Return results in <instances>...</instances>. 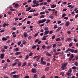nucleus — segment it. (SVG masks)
Here are the masks:
<instances>
[{
  "label": "nucleus",
  "instance_id": "1",
  "mask_svg": "<svg viewBox=\"0 0 78 78\" xmlns=\"http://www.w3.org/2000/svg\"><path fill=\"white\" fill-rule=\"evenodd\" d=\"M67 63H64L62 66V70H64V69H66V66L67 65Z\"/></svg>",
  "mask_w": 78,
  "mask_h": 78
},
{
  "label": "nucleus",
  "instance_id": "2",
  "mask_svg": "<svg viewBox=\"0 0 78 78\" xmlns=\"http://www.w3.org/2000/svg\"><path fill=\"white\" fill-rule=\"evenodd\" d=\"M46 19H44L39 20L38 21V24H40V23H44V22H45L46 21Z\"/></svg>",
  "mask_w": 78,
  "mask_h": 78
},
{
  "label": "nucleus",
  "instance_id": "3",
  "mask_svg": "<svg viewBox=\"0 0 78 78\" xmlns=\"http://www.w3.org/2000/svg\"><path fill=\"white\" fill-rule=\"evenodd\" d=\"M68 51H70L71 53H74V49H69H69H67Z\"/></svg>",
  "mask_w": 78,
  "mask_h": 78
},
{
  "label": "nucleus",
  "instance_id": "4",
  "mask_svg": "<svg viewBox=\"0 0 78 78\" xmlns=\"http://www.w3.org/2000/svg\"><path fill=\"white\" fill-rule=\"evenodd\" d=\"M23 35L25 38H26V37L28 36V34H27V33L26 32H24Z\"/></svg>",
  "mask_w": 78,
  "mask_h": 78
},
{
  "label": "nucleus",
  "instance_id": "5",
  "mask_svg": "<svg viewBox=\"0 0 78 78\" xmlns=\"http://www.w3.org/2000/svg\"><path fill=\"white\" fill-rule=\"evenodd\" d=\"M32 72L33 73H36L37 72V71H36V69H32Z\"/></svg>",
  "mask_w": 78,
  "mask_h": 78
},
{
  "label": "nucleus",
  "instance_id": "6",
  "mask_svg": "<svg viewBox=\"0 0 78 78\" xmlns=\"http://www.w3.org/2000/svg\"><path fill=\"white\" fill-rule=\"evenodd\" d=\"M48 33H49V30L45 31L44 32V35H47V34H48Z\"/></svg>",
  "mask_w": 78,
  "mask_h": 78
},
{
  "label": "nucleus",
  "instance_id": "7",
  "mask_svg": "<svg viewBox=\"0 0 78 78\" xmlns=\"http://www.w3.org/2000/svg\"><path fill=\"white\" fill-rule=\"evenodd\" d=\"M69 24H70V22L69 21H67L65 23L66 26V27H68L69 25Z\"/></svg>",
  "mask_w": 78,
  "mask_h": 78
},
{
  "label": "nucleus",
  "instance_id": "8",
  "mask_svg": "<svg viewBox=\"0 0 78 78\" xmlns=\"http://www.w3.org/2000/svg\"><path fill=\"white\" fill-rule=\"evenodd\" d=\"M66 75H67L68 77H70L72 76V74L69 73H67Z\"/></svg>",
  "mask_w": 78,
  "mask_h": 78
},
{
  "label": "nucleus",
  "instance_id": "9",
  "mask_svg": "<svg viewBox=\"0 0 78 78\" xmlns=\"http://www.w3.org/2000/svg\"><path fill=\"white\" fill-rule=\"evenodd\" d=\"M19 75H14L13 76V78H18L19 76Z\"/></svg>",
  "mask_w": 78,
  "mask_h": 78
},
{
  "label": "nucleus",
  "instance_id": "10",
  "mask_svg": "<svg viewBox=\"0 0 78 78\" xmlns=\"http://www.w3.org/2000/svg\"><path fill=\"white\" fill-rule=\"evenodd\" d=\"M66 41H71L72 40V38H66Z\"/></svg>",
  "mask_w": 78,
  "mask_h": 78
},
{
  "label": "nucleus",
  "instance_id": "11",
  "mask_svg": "<svg viewBox=\"0 0 78 78\" xmlns=\"http://www.w3.org/2000/svg\"><path fill=\"white\" fill-rule=\"evenodd\" d=\"M56 7V5H55L54 4L51 5V8H55V7Z\"/></svg>",
  "mask_w": 78,
  "mask_h": 78
},
{
  "label": "nucleus",
  "instance_id": "12",
  "mask_svg": "<svg viewBox=\"0 0 78 78\" xmlns=\"http://www.w3.org/2000/svg\"><path fill=\"white\" fill-rule=\"evenodd\" d=\"M37 56V58L36 59V61H38L39 60V59L41 58V56L40 55H38Z\"/></svg>",
  "mask_w": 78,
  "mask_h": 78
},
{
  "label": "nucleus",
  "instance_id": "13",
  "mask_svg": "<svg viewBox=\"0 0 78 78\" xmlns=\"http://www.w3.org/2000/svg\"><path fill=\"white\" fill-rule=\"evenodd\" d=\"M19 6V5L17 3L15 5V8H18Z\"/></svg>",
  "mask_w": 78,
  "mask_h": 78
},
{
  "label": "nucleus",
  "instance_id": "14",
  "mask_svg": "<svg viewBox=\"0 0 78 78\" xmlns=\"http://www.w3.org/2000/svg\"><path fill=\"white\" fill-rule=\"evenodd\" d=\"M31 9V7H29L28 8H27L26 9V11H30Z\"/></svg>",
  "mask_w": 78,
  "mask_h": 78
},
{
  "label": "nucleus",
  "instance_id": "15",
  "mask_svg": "<svg viewBox=\"0 0 78 78\" xmlns=\"http://www.w3.org/2000/svg\"><path fill=\"white\" fill-rule=\"evenodd\" d=\"M5 54H1V59H3L4 58V55Z\"/></svg>",
  "mask_w": 78,
  "mask_h": 78
},
{
  "label": "nucleus",
  "instance_id": "16",
  "mask_svg": "<svg viewBox=\"0 0 78 78\" xmlns=\"http://www.w3.org/2000/svg\"><path fill=\"white\" fill-rule=\"evenodd\" d=\"M27 65V62H24L22 65V67H25Z\"/></svg>",
  "mask_w": 78,
  "mask_h": 78
},
{
  "label": "nucleus",
  "instance_id": "17",
  "mask_svg": "<svg viewBox=\"0 0 78 78\" xmlns=\"http://www.w3.org/2000/svg\"><path fill=\"white\" fill-rule=\"evenodd\" d=\"M51 47H52V46L51 45L46 47V48H47V49H49L50 48H51Z\"/></svg>",
  "mask_w": 78,
  "mask_h": 78
},
{
  "label": "nucleus",
  "instance_id": "18",
  "mask_svg": "<svg viewBox=\"0 0 78 78\" xmlns=\"http://www.w3.org/2000/svg\"><path fill=\"white\" fill-rule=\"evenodd\" d=\"M21 53V52H16L15 54L16 55H20Z\"/></svg>",
  "mask_w": 78,
  "mask_h": 78
},
{
  "label": "nucleus",
  "instance_id": "19",
  "mask_svg": "<svg viewBox=\"0 0 78 78\" xmlns=\"http://www.w3.org/2000/svg\"><path fill=\"white\" fill-rule=\"evenodd\" d=\"M73 45V43H70V44H69V47H71Z\"/></svg>",
  "mask_w": 78,
  "mask_h": 78
},
{
  "label": "nucleus",
  "instance_id": "20",
  "mask_svg": "<svg viewBox=\"0 0 78 78\" xmlns=\"http://www.w3.org/2000/svg\"><path fill=\"white\" fill-rule=\"evenodd\" d=\"M72 69H71V68H70L68 71V73H72Z\"/></svg>",
  "mask_w": 78,
  "mask_h": 78
},
{
  "label": "nucleus",
  "instance_id": "21",
  "mask_svg": "<svg viewBox=\"0 0 78 78\" xmlns=\"http://www.w3.org/2000/svg\"><path fill=\"white\" fill-rule=\"evenodd\" d=\"M17 72V71H14L13 72H12L11 73V74L12 75H14V74H15Z\"/></svg>",
  "mask_w": 78,
  "mask_h": 78
},
{
  "label": "nucleus",
  "instance_id": "22",
  "mask_svg": "<svg viewBox=\"0 0 78 78\" xmlns=\"http://www.w3.org/2000/svg\"><path fill=\"white\" fill-rule=\"evenodd\" d=\"M7 40V38H6L5 37H3L2 38V41H6Z\"/></svg>",
  "mask_w": 78,
  "mask_h": 78
},
{
  "label": "nucleus",
  "instance_id": "23",
  "mask_svg": "<svg viewBox=\"0 0 78 78\" xmlns=\"http://www.w3.org/2000/svg\"><path fill=\"white\" fill-rule=\"evenodd\" d=\"M34 11H36V10L34 9V10H33V9H32L30 11H29V12H34Z\"/></svg>",
  "mask_w": 78,
  "mask_h": 78
},
{
  "label": "nucleus",
  "instance_id": "24",
  "mask_svg": "<svg viewBox=\"0 0 78 78\" xmlns=\"http://www.w3.org/2000/svg\"><path fill=\"white\" fill-rule=\"evenodd\" d=\"M60 75H62V76H64L65 74L64 73H63L61 72L60 73Z\"/></svg>",
  "mask_w": 78,
  "mask_h": 78
},
{
  "label": "nucleus",
  "instance_id": "25",
  "mask_svg": "<svg viewBox=\"0 0 78 78\" xmlns=\"http://www.w3.org/2000/svg\"><path fill=\"white\" fill-rule=\"evenodd\" d=\"M51 21V20H47V21H46V23L47 24H48V23H49V22H50Z\"/></svg>",
  "mask_w": 78,
  "mask_h": 78
},
{
  "label": "nucleus",
  "instance_id": "26",
  "mask_svg": "<svg viewBox=\"0 0 78 78\" xmlns=\"http://www.w3.org/2000/svg\"><path fill=\"white\" fill-rule=\"evenodd\" d=\"M33 53L32 52H30L29 54V56H31L33 55Z\"/></svg>",
  "mask_w": 78,
  "mask_h": 78
},
{
  "label": "nucleus",
  "instance_id": "27",
  "mask_svg": "<svg viewBox=\"0 0 78 78\" xmlns=\"http://www.w3.org/2000/svg\"><path fill=\"white\" fill-rule=\"evenodd\" d=\"M41 62L42 64H43L44 65L46 64V62H45V61H43L42 62Z\"/></svg>",
  "mask_w": 78,
  "mask_h": 78
},
{
  "label": "nucleus",
  "instance_id": "28",
  "mask_svg": "<svg viewBox=\"0 0 78 78\" xmlns=\"http://www.w3.org/2000/svg\"><path fill=\"white\" fill-rule=\"evenodd\" d=\"M46 55L48 56H51V54L49 53L48 52H47L46 53Z\"/></svg>",
  "mask_w": 78,
  "mask_h": 78
},
{
  "label": "nucleus",
  "instance_id": "29",
  "mask_svg": "<svg viewBox=\"0 0 78 78\" xmlns=\"http://www.w3.org/2000/svg\"><path fill=\"white\" fill-rule=\"evenodd\" d=\"M7 66L8 65H7V64H5V66L3 67V69H6Z\"/></svg>",
  "mask_w": 78,
  "mask_h": 78
},
{
  "label": "nucleus",
  "instance_id": "30",
  "mask_svg": "<svg viewBox=\"0 0 78 78\" xmlns=\"http://www.w3.org/2000/svg\"><path fill=\"white\" fill-rule=\"evenodd\" d=\"M61 41V39L59 38H57L56 40V41Z\"/></svg>",
  "mask_w": 78,
  "mask_h": 78
},
{
  "label": "nucleus",
  "instance_id": "31",
  "mask_svg": "<svg viewBox=\"0 0 78 78\" xmlns=\"http://www.w3.org/2000/svg\"><path fill=\"white\" fill-rule=\"evenodd\" d=\"M49 17L50 18V19H54V17H53V16L52 15H50L49 16Z\"/></svg>",
  "mask_w": 78,
  "mask_h": 78
},
{
  "label": "nucleus",
  "instance_id": "32",
  "mask_svg": "<svg viewBox=\"0 0 78 78\" xmlns=\"http://www.w3.org/2000/svg\"><path fill=\"white\" fill-rule=\"evenodd\" d=\"M29 58V55H27V56L26 57V58H25V59L26 60H27L28 58Z\"/></svg>",
  "mask_w": 78,
  "mask_h": 78
},
{
  "label": "nucleus",
  "instance_id": "33",
  "mask_svg": "<svg viewBox=\"0 0 78 78\" xmlns=\"http://www.w3.org/2000/svg\"><path fill=\"white\" fill-rule=\"evenodd\" d=\"M1 50L3 52H5L6 51V50H5V49L3 48Z\"/></svg>",
  "mask_w": 78,
  "mask_h": 78
},
{
  "label": "nucleus",
  "instance_id": "34",
  "mask_svg": "<svg viewBox=\"0 0 78 78\" xmlns=\"http://www.w3.org/2000/svg\"><path fill=\"white\" fill-rule=\"evenodd\" d=\"M40 14L41 15L44 14H45V12H40Z\"/></svg>",
  "mask_w": 78,
  "mask_h": 78
},
{
  "label": "nucleus",
  "instance_id": "35",
  "mask_svg": "<svg viewBox=\"0 0 78 78\" xmlns=\"http://www.w3.org/2000/svg\"><path fill=\"white\" fill-rule=\"evenodd\" d=\"M23 44H25L27 43V42L25 40H24L23 41Z\"/></svg>",
  "mask_w": 78,
  "mask_h": 78
},
{
  "label": "nucleus",
  "instance_id": "36",
  "mask_svg": "<svg viewBox=\"0 0 78 78\" xmlns=\"http://www.w3.org/2000/svg\"><path fill=\"white\" fill-rule=\"evenodd\" d=\"M56 44H54L53 45L52 47L53 48H55V47H56Z\"/></svg>",
  "mask_w": 78,
  "mask_h": 78
},
{
  "label": "nucleus",
  "instance_id": "37",
  "mask_svg": "<svg viewBox=\"0 0 78 78\" xmlns=\"http://www.w3.org/2000/svg\"><path fill=\"white\" fill-rule=\"evenodd\" d=\"M2 26L3 27H6V23H4V24L2 25Z\"/></svg>",
  "mask_w": 78,
  "mask_h": 78
},
{
  "label": "nucleus",
  "instance_id": "38",
  "mask_svg": "<svg viewBox=\"0 0 78 78\" xmlns=\"http://www.w3.org/2000/svg\"><path fill=\"white\" fill-rule=\"evenodd\" d=\"M49 70V67H47L45 69V71H48Z\"/></svg>",
  "mask_w": 78,
  "mask_h": 78
},
{
  "label": "nucleus",
  "instance_id": "39",
  "mask_svg": "<svg viewBox=\"0 0 78 78\" xmlns=\"http://www.w3.org/2000/svg\"><path fill=\"white\" fill-rule=\"evenodd\" d=\"M66 16V13H63L62 15V17H64L65 16Z\"/></svg>",
  "mask_w": 78,
  "mask_h": 78
},
{
  "label": "nucleus",
  "instance_id": "40",
  "mask_svg": "<svg viewBox=\"0 0 78 78\" xmlns=\"http://www.w3.org/2000/svg\"><path fill=\"white\" fill-rule=\"evenodd\" d=\"M4 49H8V46H4Z\"/></svg>",
  "mask_w": 78,
  "mask_h": 78
},
{
  "label": "nucleus",
  "instance_id": "41",
  "mask_svg": "<svg viewBox=\"0 0 78 78\" xmlns=\"http://www.w3.org/2000/svg\"><path fill=\"white\" fill-rule=\"evenodd\" d=\"M16 64H17V62H15L14 63H13L12 65V66H16Z\"/></svg>",
  "mask_w": 78,
  "mask_h": 78
},
{
  "label": "nucleus",
  "instance_id": "42",
  "mask_svg": "<svg viewBox=\"0 0 78 78\" xmlns=\"http://www.w3.org/2000/svg\"><path fill=\"white\" fill-rule=\"evenodd\" d=\"M39 16V14L38 13H35L34 15V16H35V17L36 16Z\"/></svg>",
  "mask_w": 78,
  "mask_h": 78
},
{
  "label": "nucleus",
  "instance_id": "43",
  "mask_svg": "<svg viewBox=\"0 0 78 78\" xmlns=\"http://www.w3.org/2000/svg\"><path fill=\"white\" fill-rule=\"evenodd\" d=\"M36 48V46L34 45L32 47V48L33 49H34V48Z\"/></svg>",
  "mask_w": 78,
  "mask_h": 78
},
{
  "label": "nucleus",
  "instance_id": "44",
  "mask_svg": "<svg viewBox=\"0 0 78 78\" xmlns=\"http://www.w3.org/2000/svg\"><path fill=\"white\" fill-rule=\"evenodd\" d=\"M15 62H19V60L18 59H16L15 60Z\"/></svg>",
  "mask_w": 78,
  "mask_h": 78
},
{
  "label": "nucleus",
  "instance_id": "45",
  "mask_svg": "<svg viewBox=\"0 0 78 78\" xmlns=\"http://www.w3.org/2000/svg\"><path fill=\"white\" fill-rule=\"evenodd\" d=\"M70 56H71V58H74V56H73V54H71Z\"/></svg>",
  "mask_w": 78,
  "mask_h": 78
},
{
  "label": "nucleus",
  "instance_id": "46",
  "mask_svg": "<svg viewBox=\"0 0 78 78\" xmlns=\"http://www.w3.org/2000/svg\"><path fill=\"white\" fill-rule=\"evenodd\" d=\"M75 64L76 66H78V62H75Z\"/></svg>",
  "mask_w": 78,
  "mask_h": 78
},
{
  "label": "nucleus",
  "instance_id": "47",
  "mask_svg": "<svg viewBox=\"0 0 78 78\" xmlns=\"http://www.w3.org/2000/svg\"><path fill=\"white\" fill-rule=\"evenodd\" d=\"M46 48V46L45 45H43L42 46V48L43 49H45Z\"/></svg>",
  "mask_w": 78,
  "mask_h": 78
},
{
  "label": "nucleus",
  "instance_id": "48",
  "mask_svg": "<svg viewBox=\"0 0 78 78\" xmlns=\"http://www.w3.org/2000/svg\"><path fill=\"white\" fill-rule=\"evenodd\" d=\"M18 65L19 67H20L21 66V62H19L18 63Z\"/></svg>",
  "mask_w": 78,
  "mask_h": 78
},
{
  "label": "nucleus",
  "instance_id": "49",
  "mask_svg": "<svg viewBox=\"0 0 78 78\" xmlns=\"http://www.w3.org/2000/svg\"><path fill=\"white\" fill-rule=\"evenodd\" d=\"M48 30V27H45L44 28V30H45V31H47V30Z\"/></svg>",
  "mask_w": 78,
  "mask_h": 78
},
{
  "label": "nucleus",
  "instance_id": "50",
  "mask_svg": "<svg viewBox=\"0 0 78 78\" xmlns=\"http://www.w3.org/2000/svg\"><path fill=\"white\" fill-rule=\"evenodd\" d=\"M73 40H74V42H78L77 40L75 38H74L73 39Z\"/></svg>",
  "mask_w": 78,
  "mask_h": 78
},
{
  "label": "nucleus",
  "instance_id": "51",
  "mask_svg": "<svg viewBox=\"0 0 78 78\" xmlns=\"http://www.w3.org/2000/svg\"><path fill=\"white\" fill-rule=\"evenodd\" d=\"M75 53H76L78 52V50H74V52Z\"/></svg>",
  "mask_w": 78,
  "mask_h": 78
},
{
  "label": "nucleus",
  "instance_id": "52",
  "mask_svg": "<svg viewBox=\"0 0 78 78\" xmlns=\"http://www.w3.org/2000/svg\"><path fill=\"white\" fill-rule=\"evenodd\" d=\"M38 34H39L37 33H36L34 35V37H36V36H37V35H38Z\"/></svg>",
  "mask_w": 78,
  "mask_h": 78
},
{
  "label": "nucleus",
  "instance_id": "53",
  "mask_svg": "<svg viewBox=\"0 0 78 78\" xmlns=\"http://www.w3.org/2000/svg\"><path fill=\"white\" fill-rule=\"evenodd\" d=\"M7 13L9 15H11L12 13L11 12H7Z\"/></svg>",
  "mask_w": 78,
  "mask_h": 78
},
{
  "label": "nucleus",
  "instance_id": "54",
  "mask_svg": "<svg viewBox=\"0 0 78 78\" xmlns=\"http://www.w3.org/2000/svg\"><path fill=\"white\" fill-rule=\"evenodd\" d=\"M44 57H41V62L43 61V60H44Z\"/></svg>",
  "mask_w": 78,
  "mask_h": 78
},
{
  "label": "nucleus",
  "instance_id": "55",
  "mask_svg": "<svg viewBox=\"0 0 78 78\" xmlns=\"http://www.w3.org/2000/svg\"><path fill=\"white\" fill-rule=\"evenodd\" d=\"M53 33V31H49V34H51Z\"/></svg>",
  "mask_w": 78,
  "mask_h": 78
},
{
  "label": "nucleus",
  "instance_id": "56",
  "mask_svg": "<svg viewBox=\"0 0 78 78\" xmlns=\"http://www.w3.org/2000/svg\"><path fill=\"white\" fill-rule=\"evenodd\" d=\"M40 18H44V15H42L40 16Z\"/></svg>",
  "mask_w": 78,
  "mask_h": 78
},
{
  "label": "nucleus",
  "instance_id": "57",
  "mask_svg": "<svg viewBox=\"0 0 78 78\" xmlns=\"http://www.w3.org/2000/svg\"><path fill=\"white\" fill-rule=\"evenodd\" d=\"M36 2L37 1L35 0H34L33 1V3H34V4H36Z\"/></svg>",
  "mask_w": 78,
  "mask_h": 78
},
{
  "label": "nucleus",
  "instance_id": "58",
  "mask_svg": "<svg viewBox=\"0 0 78 78\" xmlns=\"http://www.w3.org/2000/svg\"><path fill=\"white\" fill-rule=\"evenodd\" d=\"M39 42V39H36L35 42Z\"/></svg>",
  "mask_w": 78,
  "mask_h": 78
},
{
  "label": "nucleus",
  "instance_id": "59",
  "mask_svg": "<svg viewBox=\"0 0 78 78\" xmlns=\"http://www.w3.org/2000/svg\"><path fill=\"white\" fill-rule=\"evenodd\" d=\"M21 44V41H19L18 43V45H20Z\"/></svg>",
  "mask_w": 78,
  "mask_h": 78
},
{
  "label": "nucleus",
  "instance_id": "60",
  "mask_svg": "<svg viewBox=\"0 0 78 78\" xmlns=\"http://www.w3.org/2000/svg\"><path fill=\"white\" fill-rule=\"evenodd\" d=\"M7 62H10V60H9V59H7Z\"/></svg>",
  "mask_w": 78,
  "mask_h": 78
},
{
  "label": "nucleus",
  "instance_id": "61",
  "mask_svg": "<svg viewBox=\"0 0 78 78\" xmlns=\"http://www.w3.org/2000/svg\"><path fill=\"white\" fill-rule=\"evenodd\" d=\"M32 38V37L31 36H29V37H28V39H29V40H30Z\"/></svg>",
  "mask_w": 78,
  "mask_h": 78
},
{
  "label": "nucleus",
  "instance_id": "62",
  "mask_svg": "<svg viewBox=\"0 0 78 78\" xmlns=\"http://www.w3.org/2000/svg\"><path fill=\"white\" fill-rule=\"evenodd\" d=\"M55 36L53 35V36H52V39L53 40L54 39H55Z\"/></svg>",
  "mask_w": 78,
  "mask_h": 78
},
{
  "label": "nucleus",
  "instance_id": "63",
  "mask_svg": "<svg viewBox=\"0 0 78 78\" xmlns=\"http://www.w3.org/2000/svg\"><path fill=\"white\" fill-rule=\"evenodd\" d=\"M19 50V49H18V48H16L15 49V51H18Z\"/></svg>",
  "mask_w": 78,
  "mask_h": 78
},
{
  "label": "nucleus",
  "instance_id": "64",
  "mask_svg": "<svg viewBox=\"0 0 78 78\" xmlns=\"http://www.w3.org/2000/svg\"><path fill=\"white\" fill-rule=\"evenodd\" d=\"M33 66L34 67H37V64H34Z\"/></svg>",
  "mask_w": 78,
  "mask_h": 78
}]
</instances>
